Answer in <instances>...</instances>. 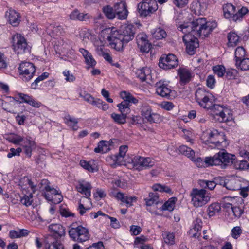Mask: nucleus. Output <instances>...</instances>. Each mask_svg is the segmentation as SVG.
<instances>
[{
    "label": "nucleus",
    "mask_w": 249,
    "mask_h": 249,
    "mask_svg": "<svg viewBox=\"0 0 249 249\" xmlns=\"http://www.w3.org/2000/svg\"><path fill=\"white\" fill-rule=\"evenodd\" d=\"M214 135L217 136V141L215 142V147L218 149L225 147L227 145L225 136L223 133L216 132Z\"/></svg>",
    "instance_id": "nucleus-28"
},
{
    "label": "nucleus",
    "mask_w": 249,
    "mask_h": 249,
    "mask_svg": "<svg viewBox=\"0 0 249 249\" xmlns=\"http://www.w3.org/2000/svg\"><path fill=\"white\" fill-rule=\"evenodd\" d=\"M164 242L169 245L175 244V234L173 233L165 232L163 234Z\"/></svg>",
    "instance_id": "nucleus-48"
},
{
    "label": "nucleus",
    "mask_w": 249,
    "mask_h": 249,
    "mask_svg": "<svg viewBox=\"0 0 249 249\" xmlns=\"http://www.w3.org/2000/svg\"><path fill=\"white\" fill-rule=\"evenodd\" d=\"M117 107L121 114L125 115V116H127V114H129L130 111L129 104L126 102H122L120 104H118Z\"/></svg>",
    "instance_id": "nucleus-42"
},
{
    "label": "nucleus",
    "mask_w": 249,
    "mask_h": 249,
    "mask_svg": "<svg viewBox=\"0 0 249 249\" xmlns=\"http://www.w3.org/2000/svg\"><path fill=\"white\" fill-rule=\"evenodd\" d=\"M178 75L181 85H184L189 83L193 77V73L188 69L185 68L180 69L178 71Z\"/></svg>",
    "instance_id": "nucleus-18"
},
{
    "label": "nucleus",
    "mask_w": 249,
    "mask_h": 249,
    "mask_svg": "<svg viewBox=\"0 0 249 249\" xmlns=\"http://www.w3.org/2000/svg\"><path fill=\"white\" fill-rule=\"evenodd\" d=\"M242 233V230L240 226L234 227L231 230V237L235 239L239 238Z\"/></svg>",
    "instance_id": "nucleus-54"
},
{
    "label": "nucleus",
    "mask_w": 249,
    "mask_h": 249,
    "mask_svg": "<svg viewBox=\"0 0 249 249\" xmlns=\"http://www.w3.org/2000/svg\"><path fill=\"white\" fill-rule=\"evenodd\" d=\"M51 232H53L55 238L61 237L65 234V230L64 227L60 224H52L49 226Z\"/></svg>",
    "instance_id": "nucleus-20"
},
{
    "label": "nucleus",
    "mask_w": 249,
    "mask_h": 249,
    "mask_svg": "<svg viewBox=\"0 0 249 249\" xmlns=\"http://www.w3.org/2000/svg\"><path fill=\"white\" fill-rule=\"evenodd\" d=\"M159 199V196L156 192L150 193L147 198L145 199L147 206H151L154 203L157 204Z\"/></svg>",
    "instance_id": "nucleus-34"
},
{
    "label": "nucleus",
    "mask_w": 249,
    "mask_h": 249,
    "mask_svg": "<svg viewBox=\"0 0 249 249\" xmlns=\"http://www.w3.org/2000/svg\"><path fill=\"white\" fill-rule=\"evenodd\" d=\"M179 151L183 155L188 158H193L195 155V152L191 148L186 145H181L178 148Z\"/></svg>",
    "instance_id": "nucleus-40"
},
{
    "label": "nucleus",
    "mask_w": 249,
    "mask_h": 249,
    "mask_svg": "<svg viewBox=\"0 0 249 249\" xmlns=\"http://www.w3.org/2000/svg\"><path fill=\"white\" fill-rule=\"evenodd\" d=\"M236 66L243 71L249 70V58H244L241 60Z\"/></svg>",
    "instance_id": "nucleus-51"
},
{
    "label": "nucleus",
    "mask_w": 249,
    "mask_h": 249,
    "mask_svg": "<svg viewBox=\"0 0 249 249\" xmlns=\"http://www.w3.org/2000/svg\"><path fill=\"white\" fill-rule=\"evenodd\" d=\"M114 8L115 11V16H116L119 19L124 20L127 18L128 11L125 2H120L115 4Z\"/></svg>",
    "instance_id": "nucleus-15"
},
{
    "label": "nucleus",
    "mask_w": 249,
    "mask_h": 249,
    "mask_svg": "<svg viewBox=\"0 0 249 249\" xmlns=\"http://www.w3.org/2000/svg\"><path fill=\"white\" fill-rule=\"evenodd\" d=\"M114 29V28H106L102 31V35L109 42L112 48L120 51L124 45L134 38L137 28L132 24H128L122 26L119 31Z\"/></svg>",
    "instance_id": "nucleus-1"
},
{
    "label": "nucleus",
    "mask_w": 249,
    "mask_h": 249,
    "mask_svg": "<svg viewBox=\"0 0 249 249\" xmlns=\"http://www.w3.org/2000/svg\"><path fill=\"white\" fill-rule=\"evenodd\" d=\"M152 189L155 191H160V192H165L169 194H173V192L171 189L167 186L161 185L160 184H156L152 186Z\"/></svg>",
    "instance_id": "nucleus-35"
},
{
    "label": "nucleus",
    "mask_w": 249,
    "mask_h": 249,
    "mask_svg": "<svg viewBox=\"0 0 249 249\" xmlns=\"http://www.w3.org/2000/svg\"><path fill=\"white\" fill-rule=\"evenodd\" d=\"M106 160L107 163L113 168L123 163L116 155L107 157Z\"/></svg>",
    "instance_id": "nucleus-30"
},
{
    "label": "nucleus",
    "mask_w": 249,
    "mask_h": 249,
    "mask_svg": "<svg viewBox=\"0 0 249 249\" xmlns=\"http://www.w3.org/2000/svg\"><path fill=\"white\" fill-rule=\"evenodd\" d=\"M79 52L82 54L84 57L85 62L88 66V68L89 67L93 68L96 65V61L93 58L92 54L87 50L84 48H80Z\"/></svg>",
    "instance_id": "nucleus-21"
},
{
    "label": "nucleus",
    "mask_w": 249,
    "mask_h": 249,
    "mask_svg": "<svg viewBox=\"0 0 249 249\" xmlns=\"http://www.w3.org/2000/svg\"><path fill=\"white\" fill-rule=\"evenodd\" d=\"M177 198L175 197H171L168 199L161 207L162 211H172L175 208V203L177 201Z\"/></svg>",
    "instance_id": "nucleus-29"
},
{
    "label": "nucleus",
    "mask_w": 249,
    "mask_h": 249,
    "mask_svg": "<svg viewBox=\"0 0 249 249\" xmlns=\"http://www.w3.org/2000/svg\"><path fill=\"white\" fill-rule=\"evenodd\" d=\"M137 77L142 81H145L147 79H150L151 76V70L147 67H143L138 69L136 72Z\"/></svg>",
    "instance_id": "nucleus-23"
},
{
    "label": "nucleus",
    "mask_w": 249,
    "mask_h": 249,
    "mask_svg": "<svg viewBox=\"0 0 249 249\" xmlns=\"http://www.w3.org/2000/svg\"><path fill=\"white\" fill-rule=\"evenodd\" d=\"M5 17L8 22L14 27L18 26L21 21L20 14L12 9H9L5 12Z\"/></svg>",
    "instance_id": "nucleus-13"
},
{
    "label": "nucleus",
    "mask_w": 249,
    "mask_h": 249,
    "mask_svg": "<svg viewBox=\"0 0 249 249\" xmlns=\"http://www.w3.org/2000/svg\"><path fill=\"white\" fill-rule=\"evenodd\" d=\"M225 200L222 203V207L225 209L227 211L231 210L232 211L233 206L234 205L235 200V197H226Z\"/></svg>",
    "instance_id": "nucleus-38"
},
{
    "label": "nucleus",
    "mask_w": 249,
    "mask_h": 249,
    "mask_svg": "<svg viewBox=\"0 0 249 249\" xmlns=\"http://www.w3.org/2000/svg\"><path fill=\"white\" fill-rule=\"evenodd\" d=\"M18 69L22 80L25 82L30 81L33 77L36 72L34 65L29 62H22Z\"/></svg>",
    "instance_id": "nucleus-10"
},
{
    "label": "nucleus",
    "mask_w": 249,
    "mask_h": 249,
    "mask_svg": "<svg viewBox=\"0 0 249 249\" xmlns=\"http://www.w3.org/2000/svg\"><path fill=\"white\" fill-rule=\"evenodd\" d=\"M65 123L70 126L72 130L75 131L78 129V126L77 125L78 121V119L71 116L70 115H67L65 117Z\"/></svg>",
    "instance_id": "nucleus-31"
},
{
    "label": "nucleus",
    "mask_w": 249,
    "mask_h": 249,
    "mask_svg": "<svg viewBox=\"0 0 249 249\" xmlns=\"http://www.w3.org/2000/svg\"><path fill=\"white\" fill-rule=\"evenodd\" d=\"M75 188L77 192L84 195L86 198H89L91 196L92 186L89 182L84 180H79Z\"/></svg>",
    "instance_id": "nucleus-14"
},
{
    "label": "nucleus",
    "mask_w": 249,
    "mask_h": 249,
    "mask_svg": "<svg viewBox=\"0 0 249 249\" xmlns=\"http://www.w3.org/2000/svg\"><path fill=\"white\" fill-rule=\"evenodd\" d=\"M178 65V61L176 56L173 54L163 55L159 60V66L160 68L168 70L171 69Z\"/></svg>",
    "instance_id": "nucleus-11"
},
{
    "label": "nucleus",
    "mask_w": 249,
    "mask_h": 249,
    "mask_svg": "<svg viewBox=\"0 0 249 249\" xmlns=\"http://www.w3.org/2000/svg\"><path fill=\"white\" fill-rule=\"evenodd\" d=\"M213 70L214 73L219 77L223 76L225 73V68L222 65H217L213 67Z\"/></svg>",
    "instance_id": "nucleus-52"
},
{
    "label": "nucleus",
    "mask_w": 249,
    "mask_h": 249,
    "mask_svg": "<svg viewBox=\"0 0 249 249\" xmlns=\"http://www.w3.org/2000/svg\"><path fill=\"white\" fill-rule=\"evenodd\" d=\"M60 213L61 215L66 218L69 217H74V213H71L68 209L61 207L60 208Z\"/></svg>",
    "instance_id": "nucleus-58"
},
{
    "label": "nucleus",
    "mask_w": 249,
    "mask_h": 249,
    "mask_svg": "<svg viewBox=\"0 0 249 249\" xmlns=\"http://www.w3.org/2000/svg\"><path fill=\"white\" fill-rule=\"evenodd\" d=\"M80 165L85 169L90 172H94L97 171V166L94 164H91L90 161L85 160H81Z\"/></svg>",
    "instance_id": "nucleus-32"
},
{
    "label": "nucleus",
    "mask_w": 249,
    "mask_h": 249,
    "mask_svg": "<svg viewBox=\"0 0 249 249\" xmlns=\"http://www.w3.org/2000/svg\"><path fill=\"white\" fill-rule=\"evenodd\" d=\"M223 14L226 18L233 21V17L235 15L236 8L231 3H227L223 5Z\"/></svg>",
    "instance_id": "nucleus-19"
},
{
    "label": "nucleus",
    "mask_w": 249,
    "mask_h": 249,
    "mask_svg": "<svg viewBox=\"0 0 249 249\" xmlns=\"http://www.w3.org/2000/svg\"><path fill=\"white\" fill-rule=\"evenodd\" d=\"M110 116L113 121L118 124H124L126 123V119L127 116H125V115L113 113L111 114Z\"/></svg>",
    "instance_id": "nucleus-37"
},
{
    "label": "nucleus",
    "mask_w": 249,
    "mask_h": 249,
    "mask_svg": "<svg viewBox=\"0 0 249 249\" xmlns=\"http://www.w3.org/2000/svg\"><path fill=\"white\" fill-rule=\"evenodd\" d=\"M47 249H64V246L60 240L54 238L49 243Z\"/></svg>",
    "instance_id": "nucleus-41"
},
{
    "label": "nucleus",
    "mask_w": 249,
    "mask_h": 249,
    "mask_svg": "<svg viewBox=\"0 0 249 249\" xmlns=\"http://www.w3.org/2000/svg\"><path fill=\"white\" fill-rule=\"evenodd\" d=\"M178 30L182 31L185 35L183 36V41L186 46V50L189 55H193L196 49L199 46L198 39L195 36H197L196 31H194L191 28H185L181 30L180 26ZM197 36H198L197 35Z\"/></svg>",
    "instance_id": "nucleus-4"
},
{
    "label": "nucleus",
    "mask_w": 249,
    "mask_h": 249,
    "mask_svg": "<svg viewBox=\"0 0 249 249\" xmlns=\"http://www.w3.org/2000/svg\"><path fill=\"white\" fill-rule=\"evenodd\" d=\"M28 184L30 187L32 188H34L33 183L28 178L24 177V178H21L19 181V185L23 187V186H25Z\"/></svg>",
    "instance_id": "nucleus-64"
},
{
    "label": "nucleus",
    "mask_w": 249,
    "mask_h": 249,
    "mask_svg": "<svg viewBox=\"0 0 249 249\" xmlns=\"http://www.w3.org/2000/svg\"><path fill=\"white\" fill-rule=\"evenodd\" d=\"M138 9L140 16L145 17L158 9V4L155 0H143L138 4Z\"/></svg>",
    "instance_id": "nucleus-9"
},
{
    "label": "nucleus",
    "mask_w": 249,
    "mask_h": 249,
    "mask_svg": "<svg viewBox=\"0 0 249 249\" xmlns=\"http://www.w3.org/2000/svg\"><path fill=\"white\" fill-rule=\"evenodd\" d=\"M21 152L22 149L20 147H18L16 149L14 148H11L10 149V152L7 154V157L11 158L13 156H19Z\"/></svg>",
    "instance_id": "nucleus-63"
},
{
    "label": "nucleus",
    "mask_w": 249,
    "mask_h": 249,
    "mask_svg": "<svg viewBox=\"0 0 249 249\" xmlns=\"http://www.w3.org/2000/svg\"><path fill=\"white\" fill-rule=\"evenodd\" d=\"M115 197L122 202L125 203L128 207L132 206L133 203L136 202L137 200V198L135 196H125L123 193L121 192L117 193Z\"/></svg>",
    "instance_id": "nucleus-22"
},
{
    "label": "nucleus",
    "mask_w": 249,
    "mask_h": 249,
    "mask_svg": "<svg viewBox=\"0 0 249 249\" xmlns=\"http://www.w3.org/2000/svg\"><path fill=\"white\" fill-rule=\"evenodd\" d=\"M127 150L128 146L127 145H122L119 148V152L118 154L116 155L122 162L123 161V159L124 158Z\"/></svg>",
    "instance_id": "nucleus-55"
},
{
    "label": "nucleus",
    "mask_w": 249,
    "mask_h": 249,
    "mask_svg": "<svg viewBox=\"0 0 249 249\" xmlns=\"http://www.w3.org/2000/svg\"><path fill=\"white\" fill-rule=\"evenodd\" d=\"M209 109L212 110L215 115L220 117V118H218V120L220 122H227L229 120L227 114H230V110L223 106L214 104L211 106Z\"/></svg>",
    "instance_id": "nucleus-12"
},
{
    "label": "nucleus",
    "mask_w": 249,
    "mask_h": 249,
    "mask_svg": "<svg viewBox=\"0 0 249 249\" xmlns=\"http://www.w3.org/2000/svg\"><path fill=\"white\" fill-rule=\"evenodd\" d=\"M133 167L138 170L142 171L148 169L155 164V160L150 157L136 156L131 160Z\"/></svg>",
    "instance_id": "nucleus-8"
},
{
    "label": "nucleus",
    "mask_w": 249,
    "mask_h": 249,
    "mask_svg": "<svg viewBox=\"0 0 249 249\" xmlns=\"http://www.w3.org/2000/svg\"><path fill=\"white\" fill-rule=\"evenodd\" d=\"M229 46H235L238 44L239 42L240 37L236 33L233 32H231L227 35Z\"/></svg>",
    "instance_id": "nucleus-27"
},
{
    "label": "nucleus",
    "mask_w": 249,
    "mask_h": 249,
    "mask_svg": "<svg viewBox=\"0 0 249 249\" xmlns=\"http://www.w3.org/2000/svg\"><path fill=\"white\" fill-rule=\"evenodd\" d=\"M8 140L10 142L15 144L18 145L21 142H23L25 139L19 135H14L13 137H10Z\"/></svg>",
    "instance_id": "nucleus-56"
},
{
    "label": "nucleus",
    "mask_w": 249,
    "mask_h": 249,
    "mask_svg": "<svg viewBox=\"0 0 249 249\" xmlns=\"http://www.w3.org/2000/svg\"><path fill=\"white\" fill-rule=\"evenodd\" d=\"M33 201V195L32 194H30L29 195H24L20 200L21 203L26 206H30Z\"/></svg>",
    "instance_id": "nucleus-53"
},
{
    "label": "nucleus",
    "mask_w": 249,
    "mask_h": 249,
    "mask_svg": "<svg viewBox=\"0 0 249 249\" xmlns=\"http://www.w3.org/2000/svg\"><path fill=\"white\" fill-rule=\"evenodd\" d=\"M235 160V156L227 153L225 151H219L213 157L205 158V162L209 165L219 166L224 169L233 164Z\"/></svg>",
    "instance_id": "nucleus-3"
},
{
    "label": "nucleus",
    "mask_w": 249,
    "mask_h": 249,
    "mask_svg": "<svg viewBox=\"0 0 249 249\" xmlns=\"http://www.w3.org/2000/svg\"><path fill=\"white\" fill-rule=\"evenodd\" d=\"M248 9L245 7H242L239 9L236 10L235 15L233 17V21L236 22L242 20L243 17L248 13Z\"/></svg>",
    "instance_id": "nucleus-39"
},
{
    "label": "nucleus",
    "mask_w": 249,
    "mask_h": 249,
    "mask_svg": "<svg viewBox=\"0 0 249 249\" xmlns=\"http://www.w3.org/2000/svg\"><path fill=\"white\" fill-rule=\"evenodd\" d=\"M246 51L242 47H237L235 51V58L236 60V65H238V62L245 58Z\"/></svg>",
    "instance_id": "nucleus-33"
},
{
    "label": "nucleus",
    "mask_w": 249,
    "mask_h": 249,
    "mask_svg": "<svg viewBox=\"0 0 249 249\" xmlns=\"http://www.w3.org/2000/svg\"><path fill=\"white\" fill-rule=\"evenodd\" d=\"M167 36L166 32L161 28L156 29L153 33V36L156 39H161Z\"/></svg>",
    "instance_id": "nucleus-45"
},
{
    "label": "nucleus",
    "mask_w": 249,
    "mask_h": 249,
    "mask_svg": "<svg viewBox=\"0 0 249 249\" xmlns=\"http://www.w3.org/2000/svg\"><path fill=\"white\" fill-rule=\"evenodd\" d=\"M161 120L160 116L157 113L152 114L147 118V121L150 123H158Z\"/></svg>",
    "instance_id": "nucleus-60"
},
{
    "label": "nucleus",
    "mask_w": 249,
    "mask_h": 249,
    "mask_svg": "<svg viewBox=\"0 0 249 249\" xmlns=\"http://www.w3.org/2000/svg\"><path fill=\"white\" fill-rule=\"evenodd\" d=\"M157 93L163 97L169 98L170 96L171 90L169 88L166 84L163 82L159 81L155 84Z\"/></svg>",
    "instance_id": "nucleus-16"
},
{
    "label": "nucleus",
    "mask_w": 249,
    "mask_h": 249,
    "mask_svg": "<svg viewBox=\"0 0 249 249\" xmlns=\"http://www.w3.org/2000/svg\"><path fill=\"white\" fill-rule=\"evenodd\" d=\"M199 184L201 187L204 188H207L209 189L212 190L214 189V188L216 186V183L214 181H209L205 180H200Z\"/></svg>",
    "instance_id": "nucleus-49"
},
{
    "label": "nucleus",
    "mask_w": 249,
    "mask_h": 249,
    "mask_svg": "<svg viewBox=\"0 0 249 249\" xmlns=\"http://www.w3.org/2000/svg\"><path fill=\"white\" fill-rule=\"evenodd\" d=\"M217 26L215 22H207L205 18H199L189 24H184L180 25L181 30L185 28H191L193 31H196V35L198 36L203 35L207 37L211 32Z\"/></svg>",
    "instance_id": "nucleus-2"
},
{
    "label": "nucleus",
    "mask_w": 249,
    "mask_h": 249,
    "mask_svg": "<svg viewBox=\"0 0 249 249\" xmlns=\"http://www.w3.org/2000/svg\"><path fill=\"white\" fill-rule=\"evenodd\" d=\"M49 76V73L47 72H44L41 75L39 76L31 84V88L33 89L37 88L38 83L41 81L44 80L47 78Z\"/></svg>",
    "instance_id": "nucleus-50"
},
{
    "label": "nucleus",
    "mask_w": 249,
    "mask_h": 249,
    "mask_svg": "<svg viewBox=\"0 0 249 249\" xmlns=\"http://www.w3.org/2000/svg\"><path fill=\"white\" fill-rule=\"evenodd\" d=\"M190 196L192 202L196 207H202L205 205L210 198L206 194V191L204 189H193L190 193Z\"/></svg>",
    "instance_id": "nucleus-6"
},
{
    "label": "nucleus",
    "mask_w": 249,
    "mask_h": 249,
    "mask_svg": "<svg viewBox=\"0 0 249 249\" xmlns=\"http://www.w3.org/2000/svg\"><path fill=\"white\" fill-rule=\"evenodd\" d=\"M138 45H142L143 42L148 41L147 36L144 33L139 34L136 37Z\"/></svg>",
    "instance_id": "nucleus-59"
},
{
    "label": "nucleus",
    "mask_w": 249,
    "mask_h": 249,
    "mask_svg": "<svg viewBox=\"0 0 249 249\" xmlns=\"http://www.w3.org/2000/svg\"><path fill=\"white\" fill-rule=\"evenodd\" d=\"M142 53H148L151 49V45L149 41L143 42L142 45H138Z\"/></svg>",
    "instance_id": "nucleus-57"
},
{
    "label": "nucleus",
    "mask_w": 249,
    "mask_h": 249,
    "mask_svg": "<svg viewBox=\"0 0 249 249\" xmlns=\"http://www.w3.org/2000/svg\"><path fill=\"white\" fill-rule=\"evenodd\" d=\"M40 184L41 186H44V190L47 192H50L52 194H54L55 196L58 195L57 191L53 188H51L49 184V181L47 179H43L41 181Z\"/></svg>",
    "instance_id": "nucleus-43"
},
{
    "label": "nucleus",
    "mask_w": 249,
    "mask_h": 249,
    "mask_svg": "<svg viewBox=\"0 0 249 249\" xmlns=\"http://www.w3.org/2000/svg\"><path fill=\"white\" fill-rule=\"evenodd\" d=\"M218 132L217 130H214L208 134V139L207 140V142L208 143L213 144L215 145V142L217 141V136L214 135H215V133Z\"/></svg>",
    "instance_id": "nucleus-61"
},
{
    "label": "nucleus",
    "mask_w": 249,
    "mask_h": 249,
    "mask_svg": "<svg viewBox=\"0 0 249 249\" xmlns=\"http://www.w3.org/2000/svg\"><path fill=\"white\" fill-rule=\"evenodd\" d=\"M70 18L74 20L85 21L89 18V15L87 14L81 13L78 10H74L70 14Z\"/></svg>",
    "instance_id": "nucleus-26"
},
{
    "label": "nucleus",
    "mask_w": 249,
    "mask_h": 249,
    "mask_svg": "<svg viewBox=\"0 0 249 249\" xmlns=\"http://www.w3.org/2000/svg\"><path fill=\"white\" fill-rule=\"evenodd\" d=\"M151 114V109L150 107L146 105L142 106V116L147 120Z\"/></svg>",
    "instance_id": "nucleus-62"
},
{
    "label": "nucleus",
    "mask_w": 249,
    "mask_h": 249,
    "mask_svg": "<svg viewBox=\"0 0 249 249\" xmlns=\"http://www.w3.org/2000/svg\"><path fill=\"white\" fill-rule=\"evenodd\" d=\"M70 237L74 241L83 242L87 241L90 237L88 230L81 225L74 227L71 225L69 231Z\"/></svg>",
    "instance_id": "nucleus-5"
},
{
    "label": "nucleus",
    "mask_w": 249,
    "mask_h": 249,
    "mask_svg": "<svg viewBox=\"0 0 249 249\" xmlns=\"http://www.w3.org/2000/svg\"><path fill=\"white\" fill-rule=\"evenodd\" d=\"M202 222L200 218H196L194 222V226L192 229L189 231L190 234H192V237L196 238L198 237L200 235L199 231L202 228Z\"/></svg>",
    "instance_id": "nucleus-24"
},
{
    "label": "nucleus",
    "mask_w": 249,
    "mask_h": 249,
    "mask_svg": "<svg viewBox=\"0 0 249 249\" xmlns=\"http://www.w3.org/2000/svg\"><path fill=\"white\" fill-rule=\"evenodd\" d=\"M220 210L221 206L218 203H213L208 208V215L210 217L213 216L216 213H219Z\"/></svg>",
    "instance_id": "nucleus-36"
},
{
    "label": "nucleus",
    "mask_w": 249,
    "mask_h": 249,
    "mask_svg": "<svg viewBox=\"0 0 249 249\" xmlns=\"http://www.w3.org/2000/svg\"><path fill=\"white\" fill-rule=\"evenodd\" d=\"M233 166L236 169L238 170H245L248 169V166H249V163L246 160H236V159L234 160V162L233 163Z\"/></svg>",
    "instance_id": "nucleus-44"
},
{
    "label": "nucleus",
    "mask_w": 249,
    "mask_h": 249,
    "mask_svg": "<svg viewBox=\"0 0 249 249\" xmlns=\"http://www.w3.org/2000/svg\"><path fill=\"white\" fill-rule=\"evenodd\" d=\"M103 12L106 16L109 19H112L115 17V11L114 8L110 6H107L104 7Z\"/></svg>",
    "instance_id": "nucleus-46"
},
{
    "label": "nucleus",
    "mask_w": 249,
    "mask_h": 249,
    "mask_svg": "<svg viewBox=\"0 0 249 249\" xmlns=\"http://www.w3.org/2000/svg\"><path fill=\"white\" fill-rule=\"evenodd\" d=\"M24 148V152L29 158L31 157L33 147L35 145L34 141L30 138H26L21 144Z\"/></svg>",
    "instance_id": "nucleus-25"
},
{
    "label": "nucleus",
    "mask_w": 249,
    "mask_h": 249,
    "mask_svg": "<svg viewBox=\"0 0 249 249\" xmlns=\"http://www.w3.org/2000/svg\"><path fill=\"white\" fill-rule=\"evenodd\" d=\"M12 46L14 51L17 54L29 53L31 49L25 37L19 34H16L13 36Z\"/></svg>",
    "instance_id": "nucleus-7"
},
{
    "label": "nucleus",
    "mask_w": 249,
    "mask_h": 249,
    "mask_svg": "<svg viewBox=\"0 0 249 249\" xmlns=\"http://www.w3.org/2000/svg\"><path fill=\"white\" fill-rule=\"evenodd\" d=\"M244 204L243 199L239 197H235L234 205L233 206L232 212L235 217L239 218L244 213Z\"/></svg>",
    "instance_id": "nucleus-17"
},
{
    "label": "nucleus",
    "mask_w": 249,
    "mask_h": 249,
    "mask_svg": "<svg viewBox=\"0 0 249 249\" xmlns=\"http://www.w3.org/2000/svg\"><path fill=\"white\" fill-rule=\"evenodd\" d=\"M197 102L199 104V105L203 108H207L208 109L211 108L212 103L210 101V99L208 96L203 97L202 98V99H200Z\"/></svg>",
    "instance_id": "nucleus-47"
}]
</instances>
